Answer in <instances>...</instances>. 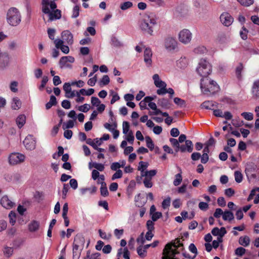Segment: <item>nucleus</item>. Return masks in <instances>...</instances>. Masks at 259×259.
<instances>
[{
  "mask_svg": "<svg viewBox=\"0 0 259 259\" xmlns=\"http://www.w3.org/2000/svg\"><path fill=\"white\" fill-rule=\"evenodd\" d=\"M56 7V4L54 2H50L49 0L42 1V11L44 13L48 14L49 20L51 21L55 19H58L61 17V11L59 10L51 12L50 9L54 10Z\"/></svg>",
  "mask_w": 259,
  "mask_h": 259,
  "instance_id": "nucleus-1",
  "label": "nucleus"
},
{
  "mask_svg": "<svg viewBox=\"0 0 259 259\" xmlns=\"http://www.w3.org/2000/svg\"><path fill=\"white\" fill-rule=\"evenodd\" d=\"M157 18L155 15L145 16L140 23V29L145 33L152 35L154 26L157 25Z\"/></svg>",
  "mask_w": 259,
  "mask_h": 259,
  "instance_id": "nucleus-2",
  "label": "nucleus"
},
{
  "mask_svg": "<svg viewBox=\"0 0 259 259\" xmlns=\"http://www.w3.org/2000/svg\"><path fill=\"white\" fill-rule=\"evenodd\" d=\"M200 88L202 92L207 95L213 94L219 90L216 82L209 78H203L201 80Z\"/></svg>",
  "mask_w": 259,
  "mask_h": 259,
  "instance_id": "nucleus-3",
  "label": "nucleus"
},
{
  "mask_svg": "<svg viewBox=\"0 0 259 259\" xmlns=\"http://www.w3.org/2000/svg\"><path fill=\"white\" fill-rule=\"evenodd\" d=\"M7 20L11 26L18 25L21 21V16L18 10L15 8L9 9L7 14Z\"/></svg>",
  "mask_w": 259,
  "mask_h": 259,
  "instance_id": "nucleus-4",
  "label": "nucleus"
},
{
  "mask_svg": "<svg viewBox=\"0 0 259 259\" xmlns=\"http://www.w3.org/2000/svg\"><path fill=\"white\" fill-rule=\"evenodd\" d=\"M157 172L156 169L146 170L145 173L140 175V178L137 177V181L138 183H141V182L140 181V180H142L146 188H151L153 185L152 181V178L156 175Z\"/></svg>",
  "mask_w": 259,
  "mask_h": 259,
  "instance_id": "nucleus-5",
  "label": "nucleus"
},
{
  "mask_svg": "<svg viewBox=\"0 0 259 259\" xmlns=\"http://www.w3.org/2000/svg\"><path fill=\"white\" fill-rule=\"evenodd\" d=\"M196 70L197 73L203 78H207V76L211 72V67L206 60H201Z\"/></svg>",
  "mask_w": 259,
  "mask_h": 259,
  "instance_id": "nucleus-6",
  "label": "nucleus"
},
{
  "mask_svg": "<svg viewBox=\"0 0 259 259\" xmlns=\"http://www.w3.org/2000/svg\"><path fill=\"white\" fill-rule=\"evenodd\" d=\"M153 79L154 83L157 88H158L156 91V93L159 95H163L166 94L165 88L166 87V83L162 81L157 74H155L153 76Z\"/></svg>",
  "mask_w": 259,
  "mask_h": 259,
  "instance_id": "nucleus-7",
  "label": "nucleus"
},
{
  "mask_svg": "<svg viewBox=\"0 0 259 259\" xmlns=\"http://www.w3.org/2000/svg\"><path fill=\"white\" fill-rule=\"evenodd\" d=\"M25 156L20 153H12L9 156L10 164L15 165L24 161Z\"/></svg>",
  "mask_w": 259,
  "mask_h": 259,
  "instance_id": "nucleus-8",
  "label": "nucleus"
},
{
  "mask_svg": "<svg viewBox=\"0 0 259 259\" xmlns=\"http://www.w3.org/2000/svg\"><path fill=\"white\" fill-rule=\"evenodd\" d=\"M192 37V33L187 29H183L179 33V41L184 44L190 43L191 41Z\"/></svg>",
  "mask_w": 259,
  "mask_h": 259,
  "instance_id": "nucleus-9",
  "label": "nucleus"
},
{
  "mask_svg": "<svg viewBox=\"0 0 259 259\" xmlns=\"http://www.w3.org/2000/svg\"><path fill=\"white\" fill-rule=\"evenodd\" d=\"M75 59L70 56H64L60 58L59 64L61 68H71V63H74Z\"/></svg>",
  "mask_w": 259,
  "mask_h": 259,
  "instance_id": "nucleus-10",
  "label": "nucleus"
},
{
  "mask_svg": "<svg viewBox=\"0 0 259 259\" xmlns=\"http://www.w3.org/2000/svg\"><path fill=\"white\" fill-rule=\"evenodd\" d=\"M165 48L168 51L175 50L178 47L177 40L172 37H167L164 40Z\"/></svg>",
  "mask_w": 259,
  "mask_h": 259,
  "instance_id": "nucleus-11",
  "label": "nucleus"
},
{
  "mask_svg": "<svg viewBox=\"0 0 259 259\" xmlns=\"http://www.w3.org/2000/svg\"><path fill=\"white\" fill-rule=\"evenodd\" d=\"M23 144L27 150H32L36 146L35 139L32 136L28 135L23 141Z\"/></svg>",
  "mask_w": 259,
  "mask_h": 259,
  "instance_id": "nucleus-12",
  "label": "nucleus"
},
{
  "mask_svg": "<svg viewBox=\"0 0 259 259\" xmlns=\"http://www.w3.org/2000/svg\"><path fill=\"white\" fill-rule=\"evenodd\" d=\"M220 18L222 23L226 26H229L233 22V18L228 13H223Z\"/></svg>",
  "mask_w": 259,
  "mask_h": 259,
  "instance_id": "nucleus-13",
  "label": "nucleus"
},
{
  "mask_svg": "<svg viewBox=\"0 0 259 259\" xmlns=\"http://www.w3.org/2000/svg\"><path fill=\"white\" fill-rule=\"evenodd\" d=\"M0 203L4 208L7 209L12 208L15 205V203L10 200L7 196H4L1 198Z\"/></svg>",
  "mask_w": 259,
  "mask_h": 259,
  "instance_id": "nucleus-14",
  "label": "nucleus"
},
{
  "mask_svg": "<svg viewBox=\"0 0 259 259\" xmlns=\"http://www.w3.org/2000/svg\"><path fill=\"white\" fill-rule=\"evenodd\" d=\"M71 84L66 82L63 85V90L65 93V97L67 98H72L75 97V94L77 91H72L71 88Z\"/></svg>",
  "mask_w": 259,
  "mask_h": 259,
  "instance_id": "nucleus-15",
  "label": "nucleus"
},
{
  "mask_svg": "<svg viewBox=\"0 0 259 259\" xmlns=\"http://www.w3.org/2000/svg\"><path fill=\"white\" fill-rule=\"evenodd\" d=\"M62 38L68 45H72L73 43V37L72 34L69 30H64L61 34Z\"/></svg>",
  "mask_w": 259,
  "mask_h": 259,
  "instance_id": "nucleus-16",
  "label": "nucleus"
},
{
  "mask_svg": "<svg viewBox=\"0 0 259 259\" xmlns=\"http://www.w3.org/2000/svg\"><path fill=\"white\" fill-rule=\"evenodd\" d=\"M54 44L57 49H60L64 54H67L69 52V48L67 46L63 45L64 41L61 39H56L54 40Z\"/></svg>",
  "mask_w": 259,
  "mask_h": 259,
  "instance_id": "nucleus-17",
  "label": "nucleus"
},
{
  "mask_svg": "<svg viewBox=\"0 0 259 259\" xmlns=\"http://www.w3.org/2000/svg\"><path fill=\"white\" fill-rule=\"evenodd\" d=\"M180 150L182 152H188L191 153L193 151V143L191 141L187 140L185 141V144L181 145Z\"/></svg>",
  "mask_w": 259,
  "mask_h": 259,
  "instance_id": "nucleus-18",
  "label": "nucleus"
},
{
  "mask_svg": "<svg viewBox=\"0 0 259 259\" xmlns=\"http://www.w3.org/2000/svg\"><path fill=\"white\" fill-rule=\"evenodd\" d=\"M152 53L151 49L146 48L144 51V60L145 63L148 66H151L152 64Z\"/></svg>",
  "mask_w": 259,
  "mask_h": 259,
  "instance_id": "nucleus-19",
  "label": "nucleus"
},
{
  "mask_svg": "<svg viewBox=\"0 0 259 259\" xmlns=\"http://www.w3.org/2000/svg\"><path fill=\"white\" fill-rule=\"evenodd\" d=\"M9 61V55L6 53H3L0 50V67L7 66Z\"/></svg>",
  "mask_w": 259,
  "mask_h": 259,
  "instance_id": "nucleus-20",
  "label": "nucleus"
},
{
  "mask_svg": "<svg viewBox=\"0 0 259 259\" xmlns=\"http://www.w3.org/2000/svg\"><path fill=\"white\" fill-rule=\"evenodd\" d=\"M251 92L253 98L255 99H259V80H257L253 82Z\"/></svg>",
  "mask_w": 259,
  "mask_h": 259,
  "instance_id": "nucleus-21",
  "label": "nucleus"
},
{
  "mask_svg": "<svg viewBox=\"0 0 259 259\" xmlns=\"http://www.w3.org/2000/svg\"><path fill=\"white\" fill-rule=\"evenodd\" d=\"M39 222L33 220L28 224V230L31 232H34L39 229Z\"/></svg>",
  "mask_w": 259,
  "mask_h": 259,
  "instance_id": "nucleus-22",
  "label": "nucleus"
},
{
  "mask_svg": "<svg viewBox=\"0 0 259 259\" xmlns=\"http://www.w3.org/2000/svg\"><path fill=\"white\" fill-rule=\"evenodd\" d=\"M147 246L145 245H140L137 248V253L140 257L144 258L147 256Z\"/></svg>",
  "mask_w": 259,
  "mask_h": 259,
  "instance_id": "nucleus-23",
  "label": "nucleus"
},
{
  "mask_svg": "<svg viewBox=\"0 0 259 259\" xmlns=\"http://www.w3.org/2000/svg\"><path fill=\"white\" fill-rule=\"evenodd\" d=\"M74 246L77 249L80 246H83L84 243V239L80 235H77L74 240Z\"/></svg>",
  "mask_w": 259,
  "mask_h": 259,
  "instance_id": "nucleus-24",
  "label": "nucleus"
},
{
  "mask_svg": "<svg viewBox=\"0 0 259 259\" xmlns=\"http://www.w3.org/2000/svg\"><path fill=\"white\" fill-rule=\"evenodd\" d=\"M176 65L181 69L185 68L188 65V60L186 57H181L177 61Z\"/></svg>",
  "mask_w": 259,
  "mask_h": 259,
  "instance_id": "nucleus-25",
  "label": "nucleus"
},
{
  "mask_svg": "<svg viewBox=\"0 0 259 259\" xmlns=\"http://www.w3.org/2000/svg\"><path fill=\"white\" fill-rule=\"evenodd\" d=\"M149 163L147 162L142 161L139 163L138 170L140 171V175L144 174L146 172Z\"/></svg>",
  "mask_w": 259,
  "mask_h": 259,
  "instance_id": "nucleus-26",
  "label": "nucleus"
},
{
  "mask_svg": "<svg viewBox=\"0 0 259 259\" xmlns=\"http://www.w3.org/2000/svg\"><path fill=\"white\" fill-rule=\"evenodd\" d=\"M16 123L19 128H21L26 122V117L24 115H19L16 119Z\"/></svg>",
  "mask_w": 259,
  "mask_h": 259,
  "instance_id": "nucleus-27",
  "label": "nucleus"
},
{
  "mask_svg": "<svg viewBox=\"0 0 259 259\" xmlns=\"http://www.w3.org/2000/svg\"><path fill=\"white\" fill-rule=\"evenodd\" d=\"M222 217L224 221H228L229 222L231 221L234 218L233 213L229 210L225 211Z\"/></svg>",
  "mask_w": 259,
  "mask_h": 259,
  "instance_id": "nucleus-28",
  "label": "nucleus"
},
{
  "mask_svg": "<svg viewBox=\"0 0 259 259\" xmlns=\"http://www.w3.org/2000/svg\"><path fill=\"white\" fill-rule=\"evenodd\" d=\"M21 106V102L17 97H15L12 100V108L14 110H18Z\"/></svg>",
  "mask_w": 259,
  "mask_h": 259,
  "instance_id": "nucleus-29",
  "label": "nucleus"
},
{
  "mask_svg": "<svg viewBox=\"0 0 259 259\" xmlns=\"http://www.w3.org/2000/svg\"><path fill=\"white\" fill-rule=\"evenodd\" d=\"M202 108L213 110L214 108L216 107L214 103L212 101H205L201 105Z\"/></svg>",
  "mask_w": 259,
  "mask_h": 259,
  "instance_id": "nucleus-30",
  "label": "nucleus"
},
{
  "mask_svg": "<svg viewBox=\"0 0 259 259\" xmlns=\"http://www.w3.org/2000/svg\"><path fill=\"white\" fill-rule=\"evenodd\" d=\"M179 171L180 173L175 175V180L173 182V184L175 186H179L182 181V170L180 168Z\"/></svg>",
  "mask_w": 259,
  "mask_h": 259,
  "instance_id": "nucleus-31",
  "label": "nucleus"
},
{
  "mask_svg": "<svg viewBox=\"0 0 259 259\" xmlns=\"http://www.w3.org/2000/svg\"><path fill=\"white\" fill-rule=\"evenodd\" d=\"M239 243L242 246L245 247L247 246L250 243L249 238L247 236L244 237H241L239 239Z\"/></svg>",
  "mask_w": 259,
  "mask_h": 259,
  "instance_id": "nucleus-32",
  "label": "nucleus"
},
{
  "mask_svg": "<svg viewBox=\"0 0 259 259\" xmlns=\"http://www.w3.org/2000/svg\"><path fill=\"white\" fill-rule=\"evenodd\" d=\"M13 248L5 246L3 250L4 254L7 257H10L13 253Z\"/></svg>",
  "mask_w": 259,
  "mask_h": 259,
  "instance_id": "nucleus-33",
  "label": "nucleus"
},
{
  "mask_svg": "<svg viewBox=\"0 0 259 259\" xmlns=\"http://www.w3.org/2000/svg\"><path fill=\"white\" fill-rule=\"evenodd\" d=\"M207 52L206 48L203 46H199L195 48L194 52L196 54H203Z\"/></svg>",
  "mask_w": 259,
  "mask_h": 259,
  "instance_id": "nucleus-34",
  "label": "nucleus"
},
{
  "mask_svg": "<svg viewBox=\"0 0 259 259\" xmlns=\"http://www.w3.org/2000/svg\"><path fill=\"white\" fill-rule=\"evenodd\" d=\"M95 91L93 89H89L85 90L82 89L78 91V93L81 94L82 96H91L94 94Z\"/></svg>",
  "mask_w": 259,
  "mask_h": 259,
  "instance_id": "nucleus-35",
  "label": "nucleus"
},
{
  "mask_svg": "<svg viewBox=\"0 0 259 259\" xmlns=\"http://www.w3.org/2000/svg\"><path fill=\"white\" fill-rule=\"evenodd\" d=\"M130 123L126 121H124L122 123V132L124 134L129 133L130 132H132L130 129Z\"/></svg>",
  "mask_w": 259,
  "mask_h": 259,
  "instance_id": "nucleus-36",
  "label": "nucleus"
},
{
  "mask_svg": "<svg viewBox=\"0 0 259 259\" xmlns=\"http://www.w3.org/2000/svg\"><path fill=\"white\" fill-rule=\"evenodd\" d=\"M57 103L56 98L54 96H51L49 102L46 104V107L47 109L51 108L53 105H56Z\"/></svg>",
  "mask_w": 259,
  "mask_h": 259,
  "instance_id": "nucleus-37",
  "label": "nucleus"
},
{
  "mask_svg": "<svg viewBox=\"0 0 259 259\" xmlns=\"http://www.w3.org/2000/svg\"><path fill=\"white\" fill-rule=\"evenodd\" d=\"M124 135V139L125 140H126L129 143L133 144L135 139L133 132H130L129 133Z\"/></svg>",
  "mask_w": 259,
  "mask_h": 259,
  "instance_id": "nucleus-38",
  "label": "nucleus"
},
{
  "mask_svg": "<svg viewBox=\"0 0 259 259\" xmlns=\"http://www.w3.org/2000/svg\"><path fill=\"white\" fill-rule=\"evenodd\" d=\"M145 140L146 142V145L147 147L151 150H153L154 149V143L151 139V138L149 136H147L145 138Z\"/></svg>",
  "mask_w": 259,
  "mask_h": 259,
  "instance_id": "nucleus-39",
  "label": "nucleus"
},
{
  "mask_svg": "<svg viewBox=\"0 0 259 259\" xmlns=\"http://www.w3.org/2000/svg\"><path fill=\"white\" fill-rule=\"evenodd\" d=\"M234 177L235 181L240 183L243 180V175L242 173L239 171H235L234 172Z\"/></svg>",
  "mask_w": 259,
  "mask_h": 259,
  "instance_id": "nucleus-40",
  "label": "nucleus"
},
{
  "mask_svg": "<svg viewBox=\"0 0 259 259\" xmlns=\"http://www.w3.org/2000/svg\"><path fill=\"white\" fill-rule=\"evenodd\" d=\"M237 2L242 6L248 7L252 5L254 3L253 0H237Z\"/></svg>",
  "mask_w": 259,
  "mask_h": 259,
  "instance_id": "nucleus-41",
  "label": "nucleus"
},
{
  "mask_svg": "<svg viewBox=\"0 0 259 259\" xmlns=\"http://www.w3.org/2000/svg\"><path fill=\"white\" fill-rule=\"evenodd\" d=\"M247 29L243 26L242 29L240 31V35L242 39L243 40H246L247 38Z\"/></svg>",
  "mask_w": 259,
  "mask_h": 259,
  "instance_id": "nucleus-42",
  "label": "nucleus"
},
{
  "mask_svg": "<svg viewBox=\"0 0 259 259\" xmlns=\"http://www.w3.org/2000/svg\"><path fill=\"white\" fill-rule=\"evenodd\" d=\"M9 218L10 219V223L12 225H14L16 222V213L15 212L11 211L9 214Z\"/></svg>",
  "mask_w": 259,
  "mask_h": 259,
  "instance_id": "nucleus-43",
  "label": "nucleus"
},
{
  "mask_svg": "<svg viewBox=\"0 0 259 259\" xmlns=\"http://www.w3.org/2000/svg\"><path fill=\"white\" fill-rule=\"evenodd\" d=\"M133 6V3L131 2H126L120 5V9L122 10H125L131 8Z\"/></svg>",
  "mask_w": 259,
  "mask_h": 259,
  "instance_id": "nucleus-44",
  "label": "nucleus"
},
{
  "mask_svg": "<svg viewBox=\"0 0 259 259\" xmlns=\"http://www.w3.org/2000/svg\"><path fill=\"white\" fill-rule=\"evenodd\" d=\"M241 116L243 117L246 120H251L253 118V115L250 112H243L241 113Z\"/></svg>",
  "mask_w": 259,
  "mask_h": 259,
  "instance_id": "nucleus-45",
  "label": "nucleus"
},
{
  "mask_svg": "<svg viewBox=\"0 0 259 259\" xmlns=\"http://www.w3.org/2000/svg\"><path fill=\"white\" fill-rule=\"evenodd\" d=\"M48 81V77L47 76H44L41 80V84L38 87V89L40 91L44 90Z\"/></svg>",
  "mask_w": 259,
  "mask_h": 259,
  "instance_id": "nucleus-46",
  "label": "nucleus"
},
{
  "mask_svg": "<svg viewBox=\"0 0 259 259\" xmlns=\"http://www.w3.org/2000/svg\"><path fill=\"white\" fill-rule=\"evenodd\" d=\"M122 176V171L120 169H118L112 175V180H114L117 179L121 178Z\"/></svg>",
  "mask_w": 259,
  "mask_h": 259,
  "instance_id": "nucleus-47",
  "label": "nucleus"
},
{
  "mask_svg": "<svg viewBox=\"0 0 259 259\" xmlns=\"http://www.w3.org/2000/svg\"><path fill=\"white\" fill-rule=\"evenodd\" d=\"M90 109V106L89 104H85L83 105L79 106L78 110L83 112H87Z\"/></svg>",
  "mask_w": 259,
  "mask_h": 259,
  "instance_id": "nucleus-48",
  "label": "nucleus"
},
{
  "mask_svg": "<svg viewBox=\"0 0 259 259\" xmlns=\"http://www.w3.org/2000/svg\"><path fill=\"white\" fill-rule=\"evenodd\" d=\"M74 126V122L69 120L67 122L63 124V128L64 130L72 128Z\"/></svg>",
  "mask_w": 259,
  "mask_h": 259,
  "instance_id": "nucleus-49",
  "label": "nucleus"
},
{
  "mask_svg": "<svg viewBox=\"0 0 259 259\" xmlns=\"http://www.w3.org/2000/svg\"><path fill=\"white\" fill-rule=\"evenodd\" d=\"M110 82V78L107 75H105L103 76L102 79L100 81V84L103 85H107Z\"/></svg>",
  "mask_w": 259,
  "mask_h": 259,
  "instance_id": "nucleus-50",
  "label": "nucleus"
},
{
  "mask_svg": "<svg viewBox=\"0 0 259 259\" xmlns=\"http://www.w3.org/2000/svg\"><path fill=\"white\" fill-rule=\"evenodd\" d=\"M154 221L148 220L146 223V226L148 231H153L154 230Z\"/></svg>",
  "mask_w": 259,
  "mask_h": 259,
  "instance_id": "nucleus-51",
  "label": "nucleus"
},
{
  "mask_svg": "<svg viewBox=\"0 0 259 259\" xmlns=\"http://www.w3.org/2000/svg\"><path fill=\"white\" fill-rule=\"evenodd\" d=\"M170 204V198L168 197L165 199L162 202V206L164 209H166L169 206Z\"/></svg>",
  "mask_w": 259,
  "mask_h": 259,
  "instance_id": "nucleus-52",
  "label": "nucleus"
},
{
  "mask_svg": "<svg viewBox=\"0 0 259 259\" xmlns=\"http://www.w3.org/2000/svg\"><path fill=\"white\" fill-rule=\"evenodd\" d=\"M169 141H170V143L171 144V145L174 147H176L178 149V150H177L176 151L180 150V146L179 143V141L177 139H174V138H170L169 139Z\"/></svg>",
  "mask_w": 259,
  "mask_h": 259,
  "instance_id": "nucleus-53",
  "label": "nucleus"
},
{
  "mask_svg": "<svg viewBox=\"0 0 259 259\" xmlns=\"http://www.w3.org/2000/svg\"><path fill=\"white\" fill-rule=\"evenodd\" d=\"M104 126L105 128L111 132L114 128H115L117 127V124L114 123L113 124H111L109 123H105L104 124Z\"/></svg>",
  "mask_w": 259,
  "mask_h": 259,
  "instance_id": "nucleus-54",
  "label": "nucleus"
},
{
  "mask_svg": "<svg viewBox=\"0 0 259 259\" xmlns=\"http://www.w3.org/2000/svg\"><path fill=\"white\" fill-rule=\"evenodd\" d=\"M100 253L96 252L92 254L88 253L86 259H100Z\"/></svg>",
  "mask_w": 259,
  "mask_h": 259,
  "instance_id": "nucleus-55",
  "label": "nucleus"
},
{
  "mask_svg": "<svg viewBox=\"0 0 259 259\" xmlns=\"http://www.w3.org/2000/svg\"><path fill=\"white\" fill-rule=\"evenodd\" d=\"M94 168L97 169V170H99L100 171H103L105 169V166L103 164L94 162Z\"/></svg>",
  "mask_w": 259,
  "mask_h": 259,
  "instance_id": "nucleus-56",
  "label": "nucleus"
},
{
  "mask_svg": "<svg viewBox=\"0 0 259 259\" xmlns=\"http://www.w3.org/2000/svg\"><path fill=\"white\" fill-rule=\"evenodd\" d=\"M100 191H101V194L105 197V196H107L108 195V190H107V188L106 187V184L105 185V186H101V188H100Z\"/></svg>",
  "mask_w": 259,
  "mask_h": 259,
  "instance_id": "nucleus-57",
  "label": "nucleus"
},
{
  "mask_svg": "<svg viewBox=\"0 0 259 259\" xmlns=\"http://www.w3.org/2000/svg\"><path fill=\"white\" fill-rule=\"evenodd\" d=\"M79 7L78 6H75L73 9L72 15L73 18H76L79 16Z\"/></svg>",
  "mask_w": 259,
  "mask_h": 259,
  "instance_id": "nucleus-58",
  "label": "nucleus"
},
{
  "mask_svg": "<svg viewBox=\"0 0 259 259\" xmlns=\"http://www.w3.org/2000/svg\"><path fill=\"white\" fill-rule=\"evenodd\" d=\"M69 190V186L68 184H64L62 190V198L65 199L66 197L67 193Z\"/></svg>",
  "mask_w": 259,
  "mask_h": 259,
  "instance_id": "nucleus-59",
  "label": "nucleus"
},
{
  "mask_svg": "<svg viewBox=\"0 0 259 259\" xmlns=\"http://www.w3.org/2000/svg\"><path fill=\"white\" fill-rule=\"evenodd\" d=\"M245 249L242 247H238L235 250V254L238 256H242L245 253Z\"/></svg>",
  "mask_w": 259,
  "mask_h": 259,
  "instance_id": "nucleus-60",
  "label": "nucleus"
},
{
  "mask_svg": "<svg viewBox=\"0 0 259 259\" xmlns=\"http://www.w3.org/2000/svg\"><path fill=\"white\" fill-rule=\"evenodd\" d=\"M224 211L221 208H217L213 213V216L215 218H219L221 215L223 216Z\"/></svg>",
  "mask_w": 259,
  "mask_h": 259,
  "instance_id": "nucleus-61",
  "label": "nucleus"
},
{
  "mask_svg": "<svg viewBox=\"0 0 259 259\" xmlns=\"http://www.w3.org/2000/svg\"><path fill=\"white\" fill-rule=\"evenodd\" d=\"M55 33L56 31L54 29L49 28L48 29V33L49 37L52 40L54 39Z\"/></svg>",
  "mask_w": 259,
  "mask_h": 259,
  "instance_id": "nucleus-62",
  "label": "nucleus"
},
{
  "mask_svg": "<svg viewBox=\"0 0 259 259\" xmlns=\"http://www.w3.org/2000/svg\"><path fill=\"white\" fill-rule=\"evenodd\" d=\"M152 221L155 222L162 217V213L160 212H155L152 214Z\"/></svg>",
  "mask_w": 259,
  "mask_h": 259,
  "instance_id": "nucleus-63",
  "label": "nucleus"
},
{
  "mask_svg": "<svg viewBox=\"0 0 259 259\" xmlns=\"http://www.w3.org/2000/svg\"><path fill=\"white\" fill-rule=\"evenodd\" d=\"M61 105L64 108L66 109H69L71 107L70 102L67 100H63L62 102Z\"/></svg>",
  "mask_w": 259,
  "mask_h": 259,
  "instance_id": "nucleus-64",
  "label": "nucleus"
}]
</instances>
